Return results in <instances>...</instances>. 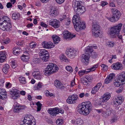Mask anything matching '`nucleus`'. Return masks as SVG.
Instances as JSON below:
<instances>
[{
    "mask_svg": "<svg viewBox=\"0 0 125 125\" xmlns=\"http://www.w3.org/2000/svg\"><path fill=\"white\" fill-rule=\"evenodd\" d=\"M74 6V10L76 14L74 15L73 17V19H74V21L75 22L74 27L77 31H79L85 29L86 28L85 22L81 20L80 17L79 16L85 11L86 10L85 7L79 1L75 2Z\"/></svg>",
    "mask_w": 125,
    "mask_h": 125,
    "instance_id": "obj_1",
    "label": "nucleus"
},
{
    "mask_svg": "<svg viewBox=\"0 0 125 125\" xmlns=\"http://www.w3.org/2000/svg\"><path fill=\"white\" fill-rule=\"evenodd\" d=\"M122 25V23H120L110 28L108 32L109 37L112 38H114L117 37L119 39L122 40V36L119 34V33L121 30Z\"/></svg>",
    "mask_w": 125,
    "mask_h": 125,
    "instance_id": "obj_2",
    "label": "nucleus"
},
{
    "mask_svg": "<svg viewBox=\"0 0 125 125\" xmlns=\"http://www.w3.org/2000/svg\"><path fill=\"white\" fill-rule=\"evenodd\" d=\"M78 112L79 113L84 115H88L92 110V105L91 103L88 101L82 103L78 106Z\"/></svg>",
    "mask_w": 125,
    "mask_h": 125,
    "instance_id": "obj_3",
    "label": "nucleus"
},
{
    "mask_svg": "<svg viewBox=\"0 0 125 125\" xmlns=\"http://www.w3.org/2000/svg\"><path fill=\"white\" fill-rule=\"evenodd\" d=\"M58 70V67L54 63H49L44 70V73L46 75L49 76L56 72Z\"/></svg>",
    "mask_w": 125,
    "mask_h": 125,
    "instance_id": "obj_4",
    "label": "nucleus"
},
{
    "mask_svg": "<svg viewBox=\"0 0 125 125\" xmlns=\"http://www.w3.org/2000/svg\"><path fill=\"white\" fill-rule=\"evenodd\" d=\"M92 31L93 36L95 37H97L101 34L100 33V27L97 22H93Z\"/></svg>",
    "mask_w": 125,
    "mask_h": 125,
    "instance_id": "obj_5",
    "label": "nucleus"
},
{
    "mask_svg": "<svg viewBox=\"0 0 125 125\" xmlns=\"http://www.w3.org/2000/svg\"><path fill=\"white\" fill-rule=\"evenodd\" d=\"M77 51L74 49L69 48L67 50L66 53L68 57L69 58L73 59L75 57Z\"/></svg>",
    "mask_w": 125,
    "mask_h": 125,
    "instance_id": "obj_6",
    "label": "nucleus"
},
{
    "mask_svg": "<svg viewBox=\"0 0 125 125\" xmlns=\"http://www.w3.org/2000/svg\"><path fill=\"white\" fill-rule=\"evenodd\" d=\"M124 101L123 97L118 95L117 98H115L113 99L112 103L113 105L115 106H117L121 104Z\"/></svg>",
    "mask_w": 125,
    "mask_h": 125,
    "instance_id": "obj_7",
    "label": "nucleus"
},
{
    "mask_svg": "<svg viewBox=\"0 0 125 125\" xmlns=\"http://www.w3.org/2000/svg\"><path fill=\"white\" fill-rule=\"evenodd\" d=\"M14 104L13 111L15 112L19 113V112L26 108L25 106L24 105L21 106L17 102L15 103Z\"/></svg>",
    "mask_w": 125,
    "mask_h": 125,
    "instance_id": "obj_8",
    "label": "nucleus"
},
{
    "mask_svg": "<svg viewBox=\"0 0 125 125\" xmlns=\"http://www.w3.org/2000/svg\"><path fill=\"white\" fill-rule=\"evenodd\" d=\"M90 55L87 53H85L82 55L81 58L82 62L85 65H87L89 63Z\"/></svg>",
    "mask_w": 125,
    "mask_h": 125,
    "instance_id": "obj_9",
    "label": "nucleus"
},
{
    "mask_svg": "<svg viewBox=\"0 0 125 125\" xmlns=\"http://www.w3.org/2000/svg\"><path fill=\"white\" fill-rule=\"evenodd\" d=\"M18 91L17 89L11 91L10 93V96L11 98L14 100L18 99L20 96V94H18Z\"/></svg>",
    "mask_w": 125,
    "mask_h": 125,
    "instance_id": "obj_10",
    "label": "nucleus"
},
{
    "mask_svg": "<svg viewBox=\"0 0 125 125\" xmlns=\"http://www.w3.org/2000/svg\"><path fill=\"white\" fill-rule=\"evenodd\" d=\"M77 95L76 94H73L72 95L71 97H69L66 101L69 104L74 103L75 102V101L77 100Z\"/></svg>",
    "mask_w": 125,
    "mask_h": 125,
    "instance_id": "obj_11",
    "label": "nucleus"
},
{
    "mask_svg": "<svg viewBox=\"0 0 125 125\" xmlns=\"http://www.w3.org/2000/svg\"><path fill=\"white\" fill-rule=\"evenodd\" d=\"M42 44L44 48L49 49L52 48L54 46V45L52 43L45 41L42 42Z\"/></svg>",
    "mask_w": 125,
    "mask_h": 125,
    "instance_id": "obj_12",
    "label": "nucleus"
},
{
    "mask_svg": "<svg viewBox=\"0 0 125 125\" xmlns=\"http://www.w3.org/2000/svg\"><path fill=\"white\" fill-rule=\"evenodd\" d=\"M111 11L113 14V15L116 18L117 20H118L121 15L120 11L116 8L111 9Z\"/></svg>",
    "mask_w": 125,
    "mask_h": 125,
    "instance_id": "obj_13",
    "label": "nucleus"
},
{
    "mask_svg": "<svg viewBox=\"0 0 125 125\" xmlns=\"http://www.w3.org/2000/svg\"><path fill=\"white\" fill-rule=\"evenodd\" d=\"M3 21H5L7 22L8 24H7V31H10V28L11 27V23L10 22V20L9 18L6 16H4L2 17Z\"/></svg>",
    "mask_w": 125,
    "mask_h": 125,
    "instance_id": "obj_14",
    "label": "nucleus"
},
{
    "mask_svg": "<svg viewBox=\"0 0 125 125\" xmlns=\"http://www.w3.org/2000/svg\"><path fill=\"white\" fill-rule=\"evenodd\" d=\"M58 110V108H51L48 109V112L51 116H55L57 114H59V110Z\"/></svg>",
    "mask_w": 125,
    "mask_h": 125,
    "instance_id": "obj_15",
    "label": "nucleus"
},
{
    "mask_svg": "<svg viewBox=\"0 0 125 125\" xmlns=\"http://www.w3.org/2000/svg\"><path fill=\"white\" fill-rule=\"evenodd\" d=\"M7 24H8L5 21H3L2 18H0V29L3 31H7Z\"/></svg>",
    "mask_w": 125,
    "mask_h": 125,
    "instance_id": "obj_16",
    "label": "nucleus"
},
{
    "mask_svg": "<svg viewBox=\"0 0 125 125\" xmlns=\"http://www.w3.org/2000/svg\"><path fill=\"white\" fill-rule=\"evenodd\" d=\"M64 38L66 39L71 40L73 38L75 37V35L71 34L69 33L68 31H65L63 33Z\"/></svg>",
    "mask_w": 125,
    "mask_h": 125,
    "instance_id": "obj_17",
    "label": "nucleus"
},
{
    "mask_svg": "<svg viewBox=\"0 0 125 125\" xmlns=\"http://www.w3.org/2000/svg\"><path fill=\"white\" fill-rule=\"evenodd\" d=\"M118 78V81H120L122 84H125V72H123L119 74Z\"/></svg>",
    "mask_w": 125,
    "mask_h": 125,
    "instance_id": "obj_18",
    "label": "nucleus"
},
{
    "mask_svg": "<svg viewBox=\"0 0 125 125\" xmlns=\"http://www.w3.org/2000/svg\"><path fill=\"white\" fill-rule=\"evenodd\" d=\"M102 84L100 83H98L96 85L93 87L92 89L91 93L94 94L96 93L102 86Z\"/></svg>",
    "mask_w": 125,
    "mask_h": 125,
    "instance_id": "obj_19",
    "label": "nucleus"
},
{
    "mask_svg": "<svg viewBox=\"0 0 125 125\" xmlns=\"http://www.w3.org/2000/svg\"><path fill=\"white\" fill-rule=\"evenodd\" d=\"M112 67V69L117 70H121L123 68L122 65L119 62L114 64Z\"/></svg>",
    "mask_w": 125,
    "mask_h": 125,
    "instance_id": "obj_20",
    "label": "nucleus"
},
{
    "mask_svg": "<svg viewBox=\"0 0 125 125\" xmlns=\"http://www.w3.org/2000/svg\"><path fill=\"white\" fill-rule=\"evenodd\" d=\"M49 24L54 28H58L60 26L59 23L56 20H54L53 21L50 22Z\"/></svg>",
    "mask_w": 125,
    "mask_h": 125,
    "instance_id": "obj_21",
    "label": "nucleus"
},
{
    "mask_svg": "<svg viewBox=\"0 0 125 125\" xmlns=\"http://www.w3.org/2000/svg\"><path fill=\"white\" fill-rule=\"evenodd\" d=\"M55 86L57 88L60 89H64L65 87L58 80H55L54 82Z\"/></svg>",
    "mask_w": 125,
    "mask_h": 125,
    "instance_id": "obj_22",
    "label": "nucleus"
},
{
    "mask_svg": "<svg viewBox=\"0 0 125 125\" xmlns=\"http://www.w3.org/2000/svg\"><path fill=\"white\" fill-rule=\"evenodd\" d=\"M115 74L114 73L110 74L108 77H107L104 81V83L106 84L108 83L111 82L113 78L115 77Z\"/></svg>",
    "mask_w": 125,
    "mask_h": 125,
    "instance_id": "obj_23",
    "label": "nucleus"
},
{
    "mask_svg": "<svg viewBox=\"0 0 125 125\" xmlns=\"http://www.w3.org/2000/svg\"><path fill=\"white\" fill-rule=\"evenodd\" d=\"M111 97V95L110 93H105L103 96V97L101 98L102 101L103 103H104L107 101Z\"/></svg>",
    "mask_w": 125,
    "mask_h": 125,
    "instance_id": "obj_24",
    "label": "nucleus"
},
{
    "mask_svg": "<svg viewBox=\"0 0 125 125\" xmlns=\"http://www.w3.org/2000/svg\"><path fill=\"white\" fill-rule=\"evenodd\" d=\"M5 90L3 89H0V99H3L7 97V94H6Z\"/></svg>",
    "mask_w": 125,
    "mask_h": 125,
    "instance_id": "obj_25",
    "label": "nucleus"
},
{
    "mask_svg": "<svg viewBox=\"0 0 125 125\" xmlns=\"http://www.w3.org/2000/svg\"><path fill=\"white\" fill-rule=\"evenodd\" d=\"M53 42L55 44H58L60 41L59 37L55 35H52V36Z\"/></svg>",
    "mask_w": 125,
    "mask_h": 125,
    "instance_id": "obj_26",
    "label": "nucleus"
},
{
    "mask_svg": "<svg viewBox=\"0 0 125 125\" xmlns=\"http://www.w3.org/2000/svg\"><path fill=\"white\" fill-rule=\"evenodd\" d=\"M20 18V15L18 12H15L12 14V18L14 20H19Z\"/></svg>",
    "mask_w": 125,
    "mask_h": 125,
    "instance_id": "obj_27",
    "label": "nucleus"
},
{
    "mask_svg": "<svg viewBox=\"0 0 125 125\" xmlns=\"http://www.w3.org/2000/svg\"><path fill=\"white\" fill-rule=\"evenodd\" d=\"M6 56L5 54L0 52V62L2 63L6 60Z\"/></svg>",
    "mask_w": 125,
    "mask_h": 125,
    "instance_id": "obj_28",
    "label": "nucleus"
},
{
    "mask_svg": "<svg viewBox=\"0 0 125 125\" xmlns=\"http://www.w3.org/2000/svg\"><path fill=\"white\" fill-rule=\"evenodd\" d=\"M32 74L35 78L40 80L41 79L42 76L40 72L38 73H33Z\"/></svg>",
    "mask_w": 125,
    "mask_h": 125,
    "instance_id": "obj_29",
    "label": "nucleus"
},
{
    "mask_svg": "<svg viewBox=\"0 0 125 125\" xmlns=\"http://www.w3.org/2000/svg\"><path fill=\"white\" fill-rule=\"evenodd\" d=\"M3 66L2 69V71L5 74H6L8 72V71L9 68V66L7 64L4 65Z\"/></svg>",
    "mask_w": 125,
    "mask_h": 125,
    "instance_id": "obj_30",
    "label": "nucleus"
},
{
    "mask_svg": "<svg viewBox=\"0 0 125 125\" xmlns=\"http://www.w3.org/2000/svg\"><path fill=\"white\" fill-rule=\"evenodd\" d=\"M48 52L46 51V50L45 49H42L40 51L39 53V54L41 58V56L44 55L46 54H48Z\"/></svg>",
    "mask_w": 125,
    "mask_h": 125,
    "instance_id": "obj_31",
    "label": "nucleus"
},
{
    "mask_svg": "<svg viewBox=\"0 0 125 125\" xmlns=\"http://www.w3.org/2000/svg\"><path fill=\"white\" fill-rule=\"evenodd\" d=\"M49 57V54H46L44 55L41 56V58L43 61L44 62H46L48 60V59Z\"/></svg>",
    "mask_w": 125,
    "mask_h": 125,
    "instance_id": "obj_32",
    "label": "nucleus"
},
{
    "mask_svg": "<svg viewBox=\"0 0 125 125\" xmlns=\"http://www.w3.org/2000/svg\"><path fill=\"white\" fill-rule=\"evenodd\" d=\"M42 61L41 58H37V57L34 58L32 62L34 63L37 64L39 63Z\"/></svg>",
    "mask_w": 125,
    "mask_h": 125,
    "instance_id": "obj_33",
    "label": "nucleus"
},
{
    "mask_svg": "<svg viewBox=\"0 0 125 125\" xmlns=\"http://www.w3.org/2000/svg\"><path fill=\"white\" fill-rule=\"evenodd\" d=\"M83 123L82 119L80 118H78L75 120V125H83Z\"/></svg>",
    "mask_w": 125,
    "mask_h": 125,
    "instance_id": "obj_34",
    "label": "nucleus"
},
{
    "mask_svg": "<svg viewBox=\"0 0 125 125\" xmlns=\"http://www.w3.org/2000/svg\"><path fill=\"white\" fill-rule=\"evenodd\" d=\"M21 58L23 61L24 62H26L29 60V57L27 55L23 54L21 56Z\"/></svg>",
    "mask_w": 125,
    "mask_h": 125,
    "instance_id": "obj_35",
    "label": "nucleus"
},
{
    "mask_svg": "<svg viewBox=\"0 0 125 125\" xmlns=\"http://www.w3.org/2000/svg\"><path fill=\"white\" fill-rule=\"evenodd\" d=\"M93 50L92 47H88L87 48L85 49V51L86 52L88 53L90 55V54L93 52Z\"/></svg>",
    "mask_w": 125,
    "mask_h": 125,
    "instance_id": "obj_36",
    "label": "nucleus"
},
{
    "mask_svg": "<svg viewBox=\"0 0 125 125\" xmlns=\"http://www.w3.org/2000/svg\"><path fill=\"white\" fill-rule=\"evenodd\" d=\"M107 18L108 20L112 22H114L118 20H117L116 19L117 18L114 16L113 15L112 17H107Z\"/></svg>",
    "mask_w": 125,
    "mask_h": 125,
    "instance_id": "obj_37",
    "label": "nucleus"
},
{
    "mask_svg": "<svg viewBox=\"0 0 125 125\" xmlns=\"http://www.w3.org/2000/svg\"><path fill=\"white\" fill-rule=\"evenodd\" d=\"M19 80L21 83L25 84L26 83L25 78L22 76H20L19 77Z\"/></svg>",
    "mask_w": 125,
    "mask_h": 125,
    "instance_id": "obj_38",
    "label": "nucleus"
},
{
    "mask_svg": "<svg viewBox=\"0 0 125 125\" xmlns=\"http://www.w3.org/2000/svg\"><path fill=\"white\" fill-rule=\"evenodd\" d=\"M98 57V54L96 52H93L90 56L91 58L93 59H95L96 58Z\"/></svg>",
    "mask_w": 125,
    "mask_h": 125,
    "instance_id": "obj_39",
    "label": "nucleus"
},
{
    "mask_svg": "<svg viewBox=\"0 0 125 125\" xmlns=\"http://www.w3.org/2000/svg\"><path fill=\"white\" fill-rule=\"evenodd\" d=\"M121 82L120 81H118V79L117 78L116 81L114 82V84L116 87H119L121 84Z\"/></svg>",
    "mask_w": 125,
    "mask_h": 125,
    "instance_id": "obj_40",
    "label": "nucleus"
},
{
    "mask_svg": "<svg viewBox=\"0 0 125 125\" xmlns=\"http://www.w3.org/2000/svg\"><path fill=\"white\" fill-rule=\"evenodd\" d=\"M36 104L37 105V111H40L41 109V107L42 106V104L40 102H38Z\"/></svg>",
    "mask_w": 125,
    "mask_h": 125,
    "instance_id": "obj_41",
    "label": "nucleus"
},
{
    "mask_svg": "<svg viewBox=\"0 0 125 125\" xmlns=\"http://www.w3.org/2000/svg\"><path fill=\"white\" fill-rule=\"evenodd\" d=\"M57 13L56 10H51V13L50 14V15L51 16L53 17H55L57 16Z\"/></svg>",
    "mask_w": 125,
    "mask_h": 125,
    "instance_id": "obj_42",
    "label": "nucleus"
},
{
    "mask_svg": "<svg viewBox=\"0 0 125 125\" xmlns=\"http://www.w3.org/2000/svg\"><path fill=\"white\" fill-rule=\"evenodd\" d=\"M42 83L41 82H39L38 84H37V86L34 87V89L35 90H36L39 89L41 88L42 87Z\"/></svg>",
    "mask_w": 125,
    "mask_h": 125,
    "instance_id": "obj_43",
    "label": "nucleus"
},
{
    "mask_svg": "<svg viewBox=\"0 0 125 125\" xmlns=\"http://www.w3.org/2000/svg\"><path fill=\"white\" fill-rule=\"evenodd\" d=\"M60 59L61 60L66 62L67 60V58L63 54H61L60 56Z\"/></svg>",
    "mask_w": 125,
    "mask_h": 125,
    "instance_id": "obj_44",
    "label": "nucleus"
},
{
    "mask_svg": "<svg viewBox=\"0 0 125 125\" xmlns=\"http://www.w3.org/2000/svg\"><path fill=\"white\" fill-rule=\"evenodd\" d=\"M63 123V120L62 119H58L56 121V124L58 125H61Z\"/></svg>",
    "mask_w": 125,
    "mask_h": 125,
    "instance_id": "obj_45",
    "label": "nucleus"
},
{
    "mask_svg": "<svg viewBox=\"0 0 125 125\" xmlns=\"http://www.w3.org/2000/svg\"><path fill=\"white\" fill-rule=\"evenodd\" d=\"M3 43L5 44H7L10 42V40L8 38L5 39L3 40Z\"/></svg>",
    "mask_w": 125,
    "mask_h": 125,
    "instance_id": "obj_46",
    "label": "nucleus"
},
{
    "mask_svg": "<svg viewBox=\"0 0 125 125\" xmlns=\"http://www.w3.org/2000/svg\"><path fill=\"white\" fill-rule=\"evenodd\" d=\"M115 44V43L113 42L110 41L109 42L107 45L110 47H113Z\"/></svg>",
    "mask_w": 125,
    "mask_h": 125,
    "instance_id": "obj_47",
    "label": "nucleus"
},
{
    "mask_svg": "<svg viewBox=\"0 0 125 125\" xmlns=\"http://www.w3.org/2000/svg\"><path fill=\"white\" fill-rule=\"evenodd\" d=\"M66 69L70 72H72L73 71V69L70 66H67L66 67Z\"/></svg>",
    "mask_w": 125,
    "mask_h": 125,
    "instance_id": "obj_48",
    "label": "nucleus"
},
{
    "mask_svg": "<svg viewBox=\"0 0 125 125\" xmlns=\"http://www.w3.org/2000/svg\"><path fill=\"white\" fill-rule=\"evenodd\" d=\"M86 72H87L86 71H84V70H81L78 72V74L80 76H82L85 74Z\"/></svg>",
    "mask_w": 125,
    "mask_h": 125,
    "instance_id": "obj_49",
    "label": "nucleus"
},
{
    "mask_svg": "<svg viewBox=\"0 0 125 125\" xmlns=\"http://www.w3.org/2000/svg\"><path fill=\"white\" fill-rule=\"evenodd\" d=\"M65 24L66 25H68L70 23L71 21L69 18H66V19L65 20Z\"/></svg>",
    "mask_w": 125,
    "mask_h": 125,
    "instance_id": "obj_50",
    "label": "nucleus"
},
{
    "mask_svg": "<svg viewBox=\"0 0 125 125\" xmlns=\"http://www.w3.org/2000/svg\"><path fill=\"white\" fill-rule=\"evenodd\" d=\"M101 100V98L99 101H97V102L98 103L97 104L98 105H103V107L105 108V107H104V105L102 103H103V101Z\"/></svg>",
    "mask_w": 125,
    "mask_h": 125,
    "instance_id": "obj_51",
    "label": "nucleus"
},
{
    "mask_svg": "<svg viewBox=\"0 0 125 125\" xmlns=\"http://www.w3.org/2000/svg\"><path fill=\"white\" fill-rule=\"evenodd\" d=\"M101 66L103 68V70H106L107 69V66L106 65L103 64L101 65Z\"/></svg>",
    "mask_w": 125,
    "mask_h": 125,
    "instance_id": "obj_52",
    "label": "nucleus"
},
{
    "mask_svg": "<svg viewBox=\"0 0 125 125\" xmlns=\"http://www.w3.org/2000/svg\"><path fill=\"white\" fill-rule=\"evenodd\" d=\"M23 122L24 124L22 125H28V124L31 125L32 123V124L34 123H29V121H23Z\"/></svg>",
    "mask_w": 125,
    "mask_h": 125,
    "instance_id": "obj_53",
    "label": "nucleus"
},
{
    "mask_svg": "<svg viewBox=\"0 0 125 125\" xmlns=\"http://www.w3.org/2000/svg\"><path fill=\"white\" fill-rule=\"evenodd\" d=\"M108 3L105 1H102L101 2V5L102 6L104 7L108 4Z\"/></svg>",
    "mask_w": 125,
    "mask_h": 125,
    "instance_id": "obj_54",
    "label": "nucleus"
},
{
    "mask_svg": "<svg viewBox=\"0 0 125 125\" xmlns=\"http://www.w3.org/2000/svg\"><path fill=\"white\" fill-rule=\"evenodd\" d=\"M98 66V65L97 64H96L94 65L92 67H91L90 68V70L92 71H94L95 70V69L92 70L93 69L97 68Z\"/></svg>",
    "mask_w": 125,
    "mask_h": 125,
    "instance_id": "obj_55",
    "label": "nucleus"
},
{
    "mask_svg": "<svg viewBox=\"0 0 125 125\" xmlns=\"http://www.w3.org/2000/svg\"><path fill=\"white\" fill-rule=\"evenodd\" d=\"M7 7L8 8H10L12 6V3L10 2H8L7 4Z\"/></svg>",
    "mask_w": 125,
    "mask_h": 125,
    "instance_id": "obj_56",
    "label": "nucleus"
},
{
    "mask_svg": "<svg viewBox=\"0 0 125 125\" xmlns=\"http://www.w3.org/2000/svg\"><path fill=\"white\" fill-rule=\"evenodd\" d=\"M25 119L27 120L28 121H29V123H33L32 122V119H31L29 117H25Z\"/></svg>",
    "mask_w": 125,
    "mask_h": 125,
    "instance_id": "obj_57",
    "label": "nucleus"
},
{
    "mask_svg": "<svg viewBox=\"0 0 125 125\" xmlns=\"http://www.w3.org/2000/svg\"><path fill=\"white\" fill-rule=\"evenodd\" d=\"M36 46V44L35 43L33 44L32 43H30V47L31 48H33L35 47Z\"/></svg>",
    "mask_w": 125,
    "mask_h": 125,
    "instance_id": "obj_58",
    "label": "nucleus"
},
{
    "mask_svg": "<svg viewBox=\"0 0 125 125\" xmlns=\"http://www.w3.org/2000/svg\"><path fill=\"white\" fill-rule=\"evenodd\" d=\"M40 25L41 26L45 27H47V25L45 24L44 22H41L40 23Z\"/></svg>",
    "mask_w": 125,
    "mask_h": 125,
    "instance_id": "obj_59",
    "label": "nucleus"
},
{
    "mask_svg": "<svg viewBox=\"0 0 125 125\" xmlns=\"http://www.w3.org/2000/svg\"><path fill=\"white\" fill-rule=\"evenodd\" d=\"M58 3L61 4L63 3L64 0H55Z\"/></svg>",
    "mask_w": 125,
    "mask_h": 125,
    "instance_id": "obj_60",
    "label": "nucleus"
},
{
    "mask_svg": "<svg viewBox=\"0 0 125 125\" xmlns=\"http://www.w3.org/2000/svg\"><path fill=\"white\" fill-rule=\"evenodd\" d=\"M109 6L110 7H115V4L113 2H112L110 3Z\"/></svg>",
    "mask_w": 125,
    "mask_h": 125,
    "instance_id": "obj_61",
    "label": "nucleus"
},
{
    "mask_svg": "<svg viewBox=\"0 0 125 125\" xmlns=\"http://www.w3.org/2000/svg\"><path fill=\"white\" fill-rule=\"evenodd\" d=\"M102 116L105 117H107L108 116V115L106 112H104L102 114Z\"/></svg>",
    "mask_w": 125,
    "mask_h": 125,
    "instance_id": "obj_62",
    "label": "nucleus"
},
{
    "mask_svg": "<svg viewBox=\"0 0 125 125\" xmlns=\"http://www.w3.org/2000/svg\"><path fill=\"white\" fill-rule=\"evenodd\" d=\"M11 86V84L9 83H7L6 86V87L8 88H10Z\"/></svg>",
    "mask_w": 125,
    "mask_h": 125,
    "instance_id": "obj_63",
    "label": "nucleus"
},
{
    "mask_svg": "<svg viewBox=\"0 0 125 125\" xmlns=\"http://www.w3.org/2000/svg\"><path fill=\"white\" fill-rule=\"evenodd\" d=\"M58 110H59V113H60L62 114H63L64 113V111L63 109H59L58 108Z\"/></svg>",
    "mask_w": 125,
    "mask_h": 125,
    "instance_id": "obj_64",
    "label": "nucleus"
}]
</instances>
